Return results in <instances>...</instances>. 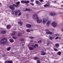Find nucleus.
<instances>
[{"label":"nucleus","instance_id":"obj_25","mask_svg":"<svg viewBox=\"0 0 63 63\" xmlns=\"http://www.w3.org/2000/svg\"><path fill=\"white\" fill-rule=\"evenodd\" d=\"M58 54L59 55H60L61 54V52L59 51L58 52Z\"/></svg>","mask_w":63,"mask_h":63},{"label":"nucleus","instance_id":"obj_18","mask_svg":"<svg viewBox=\"0 0 63 63\" xmlns=\"http://www.w3.org/2000/svg\"><path fill=\"white\" fill-rule=\"evenodd\" d=\"M44 7H49V5H47V4H45L44 5Z\"/></svg>","mask_w":63,"mask_h":63},{"label":"nucleus","instance_id":"obj_5","mask_svg":"<svg viewBox=\"0 0 63 63\" xmlns=\"http://www.w3.org/2000/svg\"><path fill=\"white\" fill-rule=\"evenodd\" d=\"M21 3H23V4H24V3H26L27 4V3H30V2L29 0H27V1H24L23 0H22L21 1Z\"/></svg>","mask_w":63,"mask_h":63},{"label":"nucleus","instance_id":"obj_56","mask_svg":"<svg viewBox=\"0 0 63 63\" xmlns=\"http://www.w3.org/2000/svg\"><path fill=\"white\" fill-rule=\"evenodd\" d=\"M62 6L63 7V5H62Z\"/></svg>","mask_w":63,"mask_h":63},{"label":"nucleus","instance_id":"obj_17","mask_svg":"<svg viewBox=\"0 0 63 63\" xmlns=\"http://www.w3.org/2000/svg\"><path fill=\"white\" fill-rule=\"evenodd\" d=\"M55 47H59V45L58 43H57L55 44Z\"/></svg>","mask_w":63,"mask_h":63},{"label":"nucleus","instance_id":"obj_7","mask_svg":"<svg viewBox=\"0 0 63 63\" xmlns=\"http://www.w3.org/2000/svg\"><path fill=\"white\" fill-rule=\"evenodd\" d=\"M52 26L53 25L54 27H55L56 26V24L55 23V22H52V24H51Z\"/></svg>","mask_w":63,"mask_h":63},{"label":"nucleus","instance_id":"obj_41","mask_svg":"<svg viewBox=\"0 0 63 63\" xmlns=\"http://www.w3.org/2000/svg\"><path fill=\"white\" fill-rule=\"evenodd\" d=\"M46 25H47V26H49V24H48V23H47Z\"/></svg>","mask_w":63,"mask_h":63},{"label":"nucleus","instance_id":"obj_20","mask_svg":"<svg viewBox=\"0 0 63 63\" xmlns=\"http://www.w3.org/2000/svg\"><path fill=\"white\" fill-rule=\"evenodd\" d=\"M18 23L19 24H20L21 25H22V24H23V22H18Z\"/></svg>","mask_w":63,"mask_h":63},{"label":"nucleus","instance_id":"obj_24","mask_svg":"<svg viewBox=\"0 0 63 63\" xmlns=\"http://www.w3.org/2000/svg\"><path fill=\"white\" fill-rule=\"evenodd\" d=\"M13 33H13L12 34V36H16V32H13Z\"/></svg>","mask_w":63,"mask_h":63},{"label":"nucleus","instance_id":"obj_32","mask_svg":"<svg viewBox=\"0 0 63 63\" xmlns=\"http://www.w3.org/2000/svg\"><path fill=\"white\" fill-rule=\"evenodd\" d=\"M38 59V58L37 57H35L34 58V60H37Z\"/></svg>","mask_w":63,"mask_h":63},{"label":"nucleus","instance_id":"obj_2","mask_svg":"<svg viewBox=\"0 0 63 63\" xmlns=\"http://www.w3.org/2000/svg\"><path fill=\"white\" fill-rule=\"evenodd\" d=\"M32 17L34 19H37V22L38 23H41L42 22V20L39 19V17L37 15H33L32 16Z\"/></svg>","mask_w":63,"mask_h":63},{"label":"nucleus","instance_id":"obj_54","mask_svg":"<svg viewBox=\"0 0 63 63\" xmlns=\"http://www.w3.org/2000/svg\"><path fill=\"white\" fill-rule=\"evenodd\" d=\"M22 44L23 46H24V45L23 44V43H22Z\"/></svg>","mask_w":63,"mask_h":63},{"label":"nucleus","instance_id":"obj_13","mask_svg":"<svg viewBox=\"0 0 63 63\" xmlns=\"http://www.w3.org/2000/svg\"><path fill=\"white\" fill-rule=\"evenodd\" d=\"M25 10L26 11H28L29 12H31L32 11V10L30 9H27V8H26Z\"/></svg>","mask_w":63,"mask_h":63},{"label":"nucleus","instance_id":"obj_33","mask_svg":"<svg viewBox=\"0 0 63 63\" xmlns=\"http://www.w3.org/2000/svg\"><path fill=\"white\" fill-rule=\"evenodd\" d=\"M32 47H34V48H36V47L34 45H32Z\"/></svg>","mask_w":63,"mask_h":63},{"label":"nucleus","instance_id":"obj_3","mask_svg":"<svg viewBox=\"0 0 63 63\" xmlns=\"http://www.w3.org/2000/svg\"><path fill=\"white\" fill-rule=\"evenodd\" d=\"M45 31L46 32V34H47V35H48V34H49L50 35L52 34V32H50L49 30L46 29L45 30Z\"/></svg>","mask_w":63,"mask_h":63},{"label":"nucleus","instance_id":"obj_46","mask_svg":"<svg viewBox=\"0 0 63 63\" xmlns=\"http://www.w3.org/2000/svg\"><path fill=\"white\" fill-rule=\"evenodd\" d=\"M31 1L32 2H34V0H31Z\"/></svg>","mask_w":63,"mask_h":63},{"label":"nucleus","instance_id":"obj_51","mask_svg":"<svg viewBox=\"0 0 63 63\" xmlns=\"http://www.w3.org/2000/svg\"><path fill=\"white\" fill-rule=\"evenodd\" d=\"M62 31L63 32V29H62Z\"/></svg>","mask_w":63,"mask_h":63},{"label":"nucleus","instance_id":"obj_23","mask_svg":"<svg viewBox=\"0 0 63 63\" xmlns=\"http://www.w3.org/2000/svg\"><path fill=\"white\" fill-rule=\"evenodd\" d=\"M29 38L30 39H33L34 38V37L33 36H31L29 37Z\"/></svg>","mask_w":63,"mask_h":63},{"label":"nucleus","instance_id":"obj_28","mask_svg":"<svg viewBox=\"0 0 63 63\" xmlns=\"http://www.w3.org/2000/svg\"><path fill=\"white\" fill-rule=\"evenodd\" d=\"M55 35L56 36H59V34H58V33H56L55 34Z\"/></svg>","mask_w":63,"mask_h":63},{"label":"nucleus","instance_id":"obj_57","mask_svg":"<svg viewBox=\"0 0 63 63\" xmlns=\"http://www.w3.org/2000/svg\"><path fill=\"white\" fill-rule=\"evenodd\" d=\"M21 40H23V39H21Z\"/></svg>","mask_w":63,"mask_h":63},{"label":"nucleus","instance_id":"obj_34","mask_svg":"<svg viewBox=\"0 0 63 63\" xmlns=\"http://www.w3.org/2000/svg\"><path fill=\"white\" fill-rule=\"evenodd\" d=\"M47 5H49V6H50V5H49V2H47Z\"/></svg>","mask_w":63,"mask_h":63},{"label":"nucleus","instance_id":"obj_45","mask_svg":"<svg viewBox=\"0 0 63 63\" xmlns=\"http://www.w3.org/2000/svg\"><path fill=\"white\" fill-rule=\"evenodd\" d=\"M12 14L13 15L15 14V13H14V12H12Z\"/></svg>","mask_w":63,"mask_h":63},{"label":"nucleus","instance_id":"obj_40","mask_svg":"<svg viewBox=\"0 0 63 63\" xmlns=\"http://www.w3.org/2000/svg\"><path fill=\"white\" fill-rule=\"evenodd\" d=\"M2 40H7V38H4L2 39Z\"/></svg>","mask_w":63,"mask_h":63},{"label":"nucleus","instance_id":"obj_27","mask_svg":"<svg viewBox=\"0 0 63 63\" xmlns=\"http://www.w3.org/2000/svg\"><path fill=\"white\" fill-rule=\"evenodd\" d=\"M22 14V13L21 12H20L18 14V16H20V15H21Z\"/></svg>","mask_w":63,"mask_h":63},{"label":"nucleus","instance_id":"obj_31","mask_svg":"<svg viewBox=\"0 0 63 63\" xmlns=\"http://www.w3.org/2000/svg\"><path fill=\"white\" fill-rule=\"evenodd\" d=\"M11 47H9L7 49V50L9 51L10 50V49H11Z\"/></svg>","mask_w":63,"mask_h":63},{"label":"nucleus","instance_id":"obj_58","mask_svg":"<svg viewBox=\"0 0 63 63\" xmlns=\"http://www.w3.org/2000/svg\"><path fill=\"white\" fill-rule=\"evenodd\" d=\"M10 40H12V39H10Z\"/></svg>","mask_w":63,"mask_h":63},{"label":"nucleus","instance_id":"obj_39","mask_svg":"<svg viewBox=\"0 0 63 63\" xmlns=\"http://www.w3.org/2000/svg\"><path fill=\"white\" fill-rule=\"evenodd\" d=\"M50 21H48L47 22V23L48 24H50Z\"/></svg>","mask_w":63,"mask_h":63},{"label":"nucleus","instance_id":"obj_37","mask_svg":"<svg viewBox=\"0 0 63 63\" xmlns=\"http://www.w3.org/2000/svg\"><path fill=\"white\" fill-rule=\"evenodd\" d=\"M26 31L28 32H30V30H26Z\"/></svg>","mask_w":63,"mask_h":63},{"label":"nucleus","instance_id":"obj_53","mask_svg":"<svg viewBox=\"0 0 63 63\" xmlns=\"http://www.w3.org/2000/svg\"><path fill=\"white\" fill-rule=\"evenodd\" d=\"M2 4H1V3H0V5H1Z\"/></svg>","mask_w":63,"mask_h":63},{"label":"nucleus","instance_id":"obj_38","mask_svg":"<svg viewBox=\"0 0 63 63\" xmlns=\"http://www.w3.org/2000/svg\"><path fill=\"white\" fill-rule=\"evenodd\" d=\"M39 1H40V2H44V0H39Z\"/></svg>","mask_w":63,"mask_h":63},{"label":"nucleus","instance_id":"obj_48","mask_svg":"<svg viewBox=\"0 0 63 63\" xmlns=\"http://www.w3.org/2000/svg\"><path fill=\"white\" fill-rule=\"evenodd\" d=\"M47 45H50L49 43H47Z\"/></svg>","mask_w":63,"mask_h":63},{"label":"nucleus","instance_id":"obj_35","mask_svg":"<svg viewBox=\"0 0 63 63\" xmlns=\"http://www.w3.org/2000/svg\"><path fill=\"white\" fill-rule=\"evenodd\" d=\"M37 63H41V62L39 60H38L37 61Z\"/></svg>","mask_w":63,"mask_h":63},{"label":"nucleus","instance_id":"obj_47","mask_svg":"<svg viewBox=\"0 0 63 63\" xmlns=\"http://www.w3.org/2000/svg\"><path fill=\"white\" fill-rule=\"evenodd\" d=\"M28 14H27L26 15V16H27H27H28Z\"/></svg>","mask_w":63,"mask_h":63},{"label":"nucleus","instance_id":"obj_42","mask_svg":"<svg viewBox=\"0 0 63 63\" xmlns=\"http://www.w3.org/2000/svg\"><path fill=\"white\" fill-rule=\"evenodd\" d=\"M13 39H16V38L15 37H13Z\"/></svg>","mask_w":63,"mask_h":63},{"label":"nucleus","instance_id":"obj_6","mask_svg":"<svg viewBox=\"0 0 63 63\" xmlns=\"http://www.w3.org/2000/svg\"><path fill=\"white\" fill-rule=\"evenodd\" d=\"M15 15L16 16H17L18 15V13L20 12V11L19 10H17L15 11Z\"/></svg>","mask_w":63,"mask_h":63},{"label":"nucleus","instance_id":"obj_36","mask_svg":"<svg viewBox=\"0 0 63 63\" xmlns=\"http://www.w3.org/2000/svg\"><path fill=\"white\" fill-rule=\"evenodd\" d=\"M31 5L32 6H34V3H31Z\"/></svg>","mask_w":63,"mask_h":63},{"label":"nucleus","instance_id":"obj_43","mask_svg":"<svg viewBox=\"0 0 63 63\" xmlns=\"http://www.w3.org/2000/svg\"><path fill=\"white\" fill-rule=\"evenodd\" d=\"M58 39V37H56L55 38V39Z\"/></svg>","mask_w":63,"mask_h":63},{"label":"nucleus","instance_id":"obj_55","mask_svg":"<svg viewBox=\"0 0 63 63\" xmlns=\"http://www.w3.org/2000/svg\"><path fill=\"white\" fill-rule=\"evenodd\" d=\"M31 42H32V41H31Z\"/></svg>","mask_w":63,"mask_h":63},{"label":"nucleus","instance_id":"obj_11","mask_svg":"<svg viewBox=\"0 0 63 63\" xmlns=\"http://www.w3.org/2000/svg\"><path fill=\"white\" fill-rule=\"evenodd\" d=\"M47 19L45 20L43 19V23L44 24H46V22H47Z\"/></svg>","mask_w":63,"mask_h":63},{"label":"nucleus","instance_id":"obj_29","mask_svg":"<svg viewBox=\"0 0 63 63\" xmlns=\"http://www.w3.org/2000/svg\"><path fill=\"white\" fill-rule=\"evenodd\" d=\"M18 36H21V33H19L18 35Z\"/></svg>","mask_w":63,"mask_h":63},{"label":"nucleus","instance_id":"obj_30","mask_svg":"<svg viewBox=\"0 0 63 63\" xmlns=\"http://www.w3.org/2000/svg\"><path fill=\"white\" fill-rule=\"evenodd\" d=\"M35 46L36 47H39V45L37 44H35Z\"/></svg>","mask_w":63,"mask_h":63},{"label":"nucleus","instance_id":"obj_26","mask_svg":"<svg viewBox=\"0 0 63 63\" xmlns=\"http://www.w3.org/2000/svg\"><path fill=\"white\" fill-rule=\"evenodd\" d=\"M49 38L50 40H52L53 37L51 36H49Z\"/></svg>","mask_w":63,"mask_h":63},{"label":"nucleus","instance_id":"obj_21","mask_svg":"<svg viewBox=\"0 0 63 63\" xmlns=\"http://www.w3.org/2000/svg\"><path fill=\"white\" fill-rule=\"evenodd\" d=\"M9 41L11 43H13L14 42V40H10Z\"/></svg>","mask_w":63,"mask_h":63},{"label":"nucleus","instance_id":"obj_14","mask_svg":"<svg viewBox=\"0 0 63 63\" xmlns=\"http://www.w3.org/2000/svg\"><path fill=\"white\" fill-rule=\"evenodd\" d=\"M41 52H42V53L41 54V55H45L46 54V53H45V52H44V51H41Z\"/></svg>","mask_w":63,"mask_h":63},{"label":"nucleus","instance_id":"obj_15","mask_svg":"<svg viewBox=\"0 0 63 63\" xmlns=\"http://www.w3.org/2000/svg\"><path fill=\"white\" fill-rule=\"evenodd\" d=\"M1 33L2 34H4L7 33V32L4 31H2L1 32Z\"/></svg>","mask_w":63,"mask_h":63},{"label":"nucleus","instance_id":"obj_10","mask_svg":"<svg viewBox=\"0 0 63 63\" xmlns=\"http://www.w3.org/2000/svg\"><path fill=\"white\" fill-rule=\"evenodd\" d=\"M26 27L28 28H30L31 27V26L30 24H27L26 25Z\"/></svg>","mask_w":63,"mask_h":63},{"label":"nucleus","instance_id":"obj_22","mask_svg":"<svg viewBox=\"0 0 63 63\" xmlns=\"http://www.w3.org/2000/svg\"><path fill=\"white\" fill-rule=\"evenodd\" d=\"M54 49L55 51H58V49L56 48H54Z\"/></svg>","mask_w":63,"mask_h":63},{"label":"nucleus","instance_id":"obj_44","mask_svg":"<svg viewBox=\"0 0 63 63\" xmlns=\"http://www.w3.org/2000/svg\"><path fill=\"white\" fill-rule=\"evenodd\" d=\"M58 39H61V38L60 37H58Z\"/></svg>","mask_w":63,"mask_h":63},{"label":"nucleus","instance_id":"obj_52","mask_svg":"<svg viewBox=\"0 0 63 63\" xmlns=\"http://www.w3.org/2000/svg\"><path fill=\"white\" fill-rule=\"evenodd\" d=\"M38 43H40V41H38Z\"/></svg>","mask_w":63,"mask_h":63},{"label":"nucleus","instance_id":"obj_1","mask_svg":"<svg viewBox=\"0 0 63 63\" xmlns=\"http://www.w3.org/2000/svg\"><path fill=\"white\" fill-rule=\"evenodd\" d=\"M16 4H14L12 5H11L9 6V8L12 11H14V10L15 9V7H18V5L20 4V2L19 1H18L17 2Z\"/></svg>","mask_w":63,"mask_h":63},{"label":"nucleus","instance_id":"obj_12","mask_svg":"<svg viewBox=\"0 0 63 63\" xmlns=\"http://www.w3.org/2000/svg\"><path fill=\"white\" fill-rule=\"evenodd\" d=\"M50 16H54L55 15V13H51L50 14Z\"/></svg>","mask_w":63,"mask_h":63},{"label":"nucleus","instance_id":"obj_19","mask_svg":"<svg viewBox=\"0 0 63 63\" xmlns=\"http://www.w3.org/2000/svg\"><path fill=\"white\" fill-rule=\"evenodd\" d=\"M29 48L30 50H34V48L31 47H29Z\"/></svg>","mask_w":63,"mask_h":63},{"label":"nucleus","instance_id":"obj_16","mask_svg":"<svg viewBox=\"0 0 63 63\" xmlns=\"http://www.w3.org/2000/svg\"><path fill=\"white\" fill-rule=\"evenodd\" d=\"M35 2L36 4H38V5H39L40 4V2L38 0H36L35 1Z\"/></svg>","mask_w":63,"mask_h":63},{"label":"nucleus","instance_id":"obj_9","mask_svg":"<svg viewBox=\"0 0 63 63\" xmlns=\"http://www.w3.org/2000/svg\"><path fill=\"white\" fill-rule=\"evenodd\" d=\"M11 26L10 25H7V29H10Z\"/></svg>","mask_w":63,"mask_h":63},{"label":"nucleus","instance_id":"obj_4","mask_svg":"<svg viewBox=\"0 0 63 63\" xmlns=\"http://www.w3.org/2000/svg\"><path fill=\"white\" fill-rule=\"evenodd\" d=\"M7 41L5 40H2L0 41V43L2 44H6Z\"/></svg>","mask_w":63,"mask_h":63},{"label":"nucleus","instance_id":"obj_50","mask_svg":"<svg viewBox=\"0 0 63 63\" xmlns=\"http://www.w3.org/2000/svg\"><path fill=\"white\" fill-rule=\"evenodd\" d=\"M20 41H24V40H21Z\"/></svg>","mask_w":63,"mask_h":63},{"label":"nucleus","instance_id":"obj_8","mask_svg":"<svg viewBox=\"0 0 63 63\" xmlns=\"http://www.w3.org/2000/svg\"><path fill=\"white\" fill-rule=\"evenodd\" d=\"M5 63H13V62L11 61H6L5 62Z\"/></svg>","mask_w":63,"mask_h":63},{"label":"nucleus","instance_id":"obj_49","mask_svg":"<svg viewBox=\"0 0 63 63\" xmlns=\"http://www.w3.org/2000/svg\"><path fill=\"white\" fill-rule=\"evenodd\" d=\"M39 42L40 43H42V41L41 40L39 41Z\"/></svg>","mask_w":63,"mask_h":63}]
</instances>
